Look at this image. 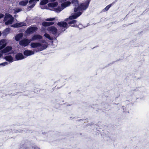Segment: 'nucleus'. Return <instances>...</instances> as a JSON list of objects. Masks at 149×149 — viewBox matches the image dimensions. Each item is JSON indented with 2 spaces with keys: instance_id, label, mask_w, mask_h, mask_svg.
Returning <instances> with one entry per match:
<instances>
[{
  "instance_id": "6ab92c4d",
  "label": "nucleus",
  "mask_w": 149,
  "mask_h": 149,
  "mask_svg": "<svg viewBox=\"0 0 149 149\" xmlns=\"http://www.w3.org/2000/svg\"><path fill=\"white\" fill-rule=\"evenodd\" d=\"M23 36V35L22 33H20L17 35L15 37V39L17 41H19L20 38Z\"/></svg>"
},
{
  "instance_id": "e433bc0d",
  "label": "nucleus",
  "mask_w": 149,
  "mask_h": 149,
  "mask_svg": "<svg viewBox=\"0 0 149 149\" xmlns=\"http://www.w3.org/2000/svg\"><path fill=\"white\" fill-rule=\"evenodd\" d=\"M42 43H45V40H43L42 41Z\"/></svg>"
},
{
  "instance_id": "7ed1b4c3",
  "label": "nucleus",
  "mask_w": 149,
  "mask_h": 149,
  "mask_svg": "<svg viewBox=\"0 0 149 149\" xmlns=\"http://www.w3.org/2000/svg\"><path fill=\"white\" fill-rule=\"evenodd\" d=\"M30 45L31 47L33 48L40 47L39 48L35 50L36 52H39L45 49L47 47V44H42L38 42H32L31 43Z\"/></svg>"
},
{
  "instance_id": "4468645a",
  "label": "nucleus",
  "mask_w": 149,
  "mask_h": 149,
  "mask_svg": "<svg viewBox=\"0 0 149 149\" xmlns=\"http://www.w3.org/2000/svg\"><path fill=\"white\" fill-rule=\"evenodd\" d=\"M34 54V51L29 50H25L24 52V55L26 57Z\"/></svg>"
},
{
  "instance_id": "9b49d317",
  "label": "nucleus",
  "mask_w": 149,
  "mask_h": 149,
  "mask_svg": "<svg viewBox=\"0 0 149 149\" xmlns=\"http://www.w3.org/2000/svg\"><path fill=\"white\" fill-rule=\"evenodd\" d=\"M42 38V36L41 35L39 34H35L32 36L30 40H31V41H33L36 40L41 39Z\"/></svg>"
},
{
  "instance_id": "dca6fc26",
  "label": "nucleus",
  "mask_w": 149,
  "mask_h": 149,
  "mask_svg": "<svg viewBox=\"0 0 149 149\" xmlns=\"http://www.w3.org/2000/svg\"><path fill=\"white\" fill-rule=\"evenodd\" d=\"M15 57L17 60H21L25 58L22 54L21 53H19L16 54Z\"/></svg>"
},
{
  "instance_id": "bb28decb",
  "label": "nucleus",
  "mask_w": 149,
  "mask_h": 149,
  "mask_svg": "<svg viewBox=\"0 0 149 149\" xmlns=\"http://www.w3.org/2000/svg\"><path fill=\"white\" fill-rule=\"evenodd\" d=\"M22 10V9H17L15 10H14V13L16 14L17 13H18Z\"/></svg>"
},
{
  "instance_id": "c85d7f7f",
  "label": "nucleus",
  "mask_w": 149,
  "mask_h": 149,
  "mask_svg": "<svg viewBox=\"0 0 149 149\" xmlns=\"http://www.w3.org/2000/svg\"><path fill=\"white\" fill-rule=\"evenodd\" d=\"M8 64V63L7 62H5L4 63H2L0 64V65H2L3 66H5L6 65H7Z\"/></svg>"
},
{
  "instance_id": "a878e982",
  "label": "nucleus",
  "mask_w": 149,
  "mask_h": 149,
  "mask_svg": "<svg viewBox=\"0 0 149 149\" xmlns=\"http://www.w3.org/2000/svg\"><path fill=\"white\" fill-rule=\"evenodd\" d=\"M44 36L49 40L51 39L49 35L47 33H45V34L44 35Z\"/></svg>"
},
{
  "instance_id": "393cba45",
  "label": "nucleus",
  "mask_w": 149,
  "mask_h": 149,
  "mask_svg": "<svg viewBox=\"0 0 149 149\" xmlns=\"http://www.w3.org/2000/svg\"><path fill=\"white\" fill-rule=\"evenodd\" d=\"M3 45H6V43L5 42V40L2 39L0 41V46Z\"/></svg>"
},
{
  "instance_id": "ddd939ff",
  "label": "nucleus",
  "mask_w": 149,
  "mask_h": 149,
  "mask_svg": "<svg viewBox=\"0 0 149 149\" xmlns=\"http://www.w3.org/2000/svg\"><path fill=\"white\" fill-rule=\"evenodd\" d=\"M26 25V23L23 22H20L19 23H17L15 24L12 25L11 26L12 27L17 28L20 27L25 26Z\"/></svg>"
},
{
  "instance_id": "412c9836",
  "label": "nucleus",
  "mask_w": 149,
  "mask_h": 149,
  "mask_svg": "<svg viewBox=\"0 0 149 149\" xmlns=\"http://www.w3.org/2000/svg\"><path fill=\"white\" fill-rule=\"evenodd\" d=\"M10 29L9 28H6L3 31L2 33L3 36H6L9 32Z\"/></svg>"
},
{
  "instance_id": "9d476101",
  "label": "nucleus",
  "mask_w": 149,
  "mask_h": 149,
  "mask_svg": "<svg viewBox=\"0 0 149 149\" xmlns=\"http://www.w3.org/2000/svg\"><path fill=\"white\" fill-rule=\"evenodd\" d=\"M12 49V47L11 46H7L4 49L0 51L1 52L2 54H5L11 51Z\"/></svg>"
},
{
  "instance_id": "2f4dec72",
  "label": "nucleus",
  "mask_w": 149,
  "mask_h": 149,
  "mask_svg": "<svg viewBox=\"0 0 149 149\" xmlns=\"http://www.w3.org/2000/svg\"><path fill=\"white\" fill-rule=\"evenodd\" d=\"M32 149H40L39 148L36 146L34 147L32 146Z\"/></svg>"
},
{
  "instance_id": "f3484780",
  "label": "nucleus",
  "mask_w": 149,
  "mask_h": 149,
  "mask_svg": "<svg viewBox=\"0 0 149 149\" xmlns=\"http://www.w3.org/2000/svg\"><path fill=\"white\" fill-rule=\"evenodd\" d=\"M91 0H87L84 3H81V6L85 7L84 9H86L88 6Z\"/></svg>"
},
{
  "instance_id": "aec40b11",
  "label": "nucleus",
  "mask_w": 149,
  "mask_h": 149,
  "mask_svg": "<svg viewBox=\"0 0 149 149\" xmlns=\"http://www.w3.org/2000/svg\"><path fill=\"white\" fill-rule=\"evenodd\" d=\"M5 58L6 61L12 62H13V58L10 56H6L5 57Z\"/></svg>"
},
{
  "instance_id": "72a5a7b5",
  "label": "nucleus",
  "mask_w": 149,
  "mask_h": 149,
  "mask_svg": "<svg viewBox=\"0 0 149 149\" xmlns=\"http://www.w3.org/2000/svg\"><path fill=\"white\" fill-rule=\"evenodd\" d=\"M66 0H61V3H64L65 2V1Z\"/></svg>"
},
{
  "instance_id": "cd10ccee",
  "label": "nucleus",
  "mask_w": 149,
  "mask_h": 149,
  "mask_svg": "<svg viewBox=\"0 0 149 149\" xmlns=\"http://www.w3.org/2000/svg\"><path fill=\"white\" fill-rule=\"evenodd\" d=\"M6 45H3L0 46V50H2V49L4 48Z\"/></svg>"
},
{
  "instance_id": "7c9ffc66",
  "label": "nucleus",
  "mask_w": 149,
  "mask_h": 149,
  "mask_svg": "<svg viewBox=\"0 0 149 149\" xmlns=\"http://www.w3.org/2000/svg\"><path fill=\"white\" fill-rule=\"evenodd\" d=\"M24 131V132H26V131H25V130H22V131H21V130H20H20H16V131L15 132H20V133H22V131ZM13 132H15V131Z\"/></svg>"
},
{
  "instance_id": "c756f323",
  "label": "nucleus",
  "mask_w": 149,
  "mask_h": 149,
  "mask_svg": "<svg viewBox=\"0 0 149 149\" xmlns=\"http://www.w3.org/2000/svg\"><path fill=\"white\" fill-rule=\"evenodd\" d=\"M55 19V18H47L46 19V21H52L54 20Z\"/></svg>"
},
{
  "instance_id": "6e6552de",
  "label": "nucleus",
  "mask_w": 149,
  "mask_h": 149,
  "mask_svg": "<svg viewBox=\"0 0 149 149\" xmlns=\"http://www.w3.org/2000/svg\"><path fill=\"white\" fill-rule=\"evenodd\" d=\"M38 1V0H30L29 1V4L30 5L28 7V10L29 11L31 9L33 8L36 3V1Z\"/></svg>"
},
{
  "instance_id": "0eeeda50",
  "label": "nucleus",
  "mask_w": 149,
  "mask_h": 149,
  "mask_svg": "<svg viewBox=\"0 0 149 149\" xmlns=\"http://www.w3.org/2000/svg\"><path fill=\"white\" fill-rule=\"evenodd\" d=\"M47 30L50 32V33L56 36L57 32V29L54 26H51L47 28Z\"/></svg>"
},
{
  "instance_id": "4be33fe9",
  "label": "nucleus",
  "mask_w": 149,
  "mask_h": 149,
  "mask_svg": "<svg viewBox=\"0 0 149 149\" xmlns=\"http://www.w3.org/2000/svg\"><path fill=\"white\" fill-rule=\"evenodd\" d=\"M28 0L22 1L19 2V4L20 5L25 6L28 3Z\"/></svg>"
},
{
  "instance_id": "20e7f679",
  "label": "nucleus",
  "mask_w": 149,
  "mask_h": 149,
  "mask_svg": "<svg viewBox=\"0 0 149 149\" xmlns=\"http://www.w3.org/2000/svg\"><path fill=\"white\" fill-rule=\"evenodd\" d=\"M14 18L10 14H7L4 18L3 21L6 25H8L12 24L14 21Z\"/></svg>"
},
{
  "instance_id": "f704fd0d",
  "label": "nucleus",
  "mask_w": 149,
  "mask_h": 149,
  "mask_svg": "<svg viewBox=\"0 0 149 149\" xmlns=\"http://www.w3.org/2000/svg\"><path fill=\"white\" fill-rule=\"evenodd\" d=\"M65 29L63 30V29H62L61 30V32H62V31H65Z\"/></svg>"
},
{
  "instance_id": "f03ea898",
  "label": "nucleus",
  "mask_w": 149,
  "mask_h": 149,
  "mask_svg": "<svg viewBox=\"0 0 149 149\" xmlns=\"http://www.w3.org/2000/svg\"><path fill=\"white\" fill-rule=\"evenodd\" d=\"M70 4L71 3L69 1L65 2L61 4V7L58 6L57 8H54L55 7L57 6L58 5V3L56 2H54V3H49L48 4V6L49 7H51L52 8V9H51V10L58 13L60 12L64 8L69 6Z\"/></svg>"
},
{
  "instance_id": "4c0bfd02",
  "label": "nucleus",
  "mask_w": 149,
  "mask_h": 149,
  "mask_svg": "<svg viewBox=\"0 0 149 149\" xmlns=\"http://www.w3.org/2000/svg\"><path fill=\"white\" fill-rule=\"evenodd\" d=\"M38 1H39V0H38Z\"/></svg>"
},
{
  "instance_id": "39448f33",
  "label": "nucleus",
  "mask_w": 149,
  "mask_h": 149,
  "mask_svg": "<svg viewBox=\"0 0 149 149\" xmlns=\"http://www.w3.org/2000/svg\"><path fill=\"white\" fill-rule=\"evenodd\" d=\"M31 143L27 140L22 141L21 143V146L19 149H31Z\"/></svg>"
},
{
  "instance_id": "2eb2a0df",
  "label": "nucleus",
  "mask_w": 149,
  "mask_h": 149,
  "mask_svg": "<svg viewBox=\"0 0 149 149\" xmlns=\"http://www.w3.org/2000/svg\"><path fill=\"white\" fill-rule=\"evenodd\" d=\"M77 22V21L76 20H73L69 21L68 22V24H70V26H71L72 27H78L79 28V27L77 25L75 24Z\"/></svg>"
},
{
  "instance_id": "f8f14e48",
  "label": "nucleus",
  "mask_w": 149,
  "mask_h": 149,
  "mask_svg": "<svg viewBox=\"0 0 149 149\" xmlns=\"http://www.w3.org/2000/svg\"><path fill=\"white\" fill-rule=\"evenodd\" d=\"M57 24L60 27L65 28L66 29H67L69 27L68 26L67 23L64 22H58V23Z\"/></svg>"
},
{
  "instance_id": "5701e85b",
  "label": "nucleus",
  "mask_w": 149,
  "mask_h": 149,
  "mask_svg": "<svg viewBox=\"0 0 149 149\" xmlns=\"http://www.w3.org/2000/svg\"><path fill=\"white\" fill-rule=\"evenodd\" d=\"M111 5L112 4H110L109 5L107 6L104 8L102 10L101 12H105L106 11H107L111 7Z\"/></svg>"
},
{
  "instance_id": "1a4fd4ad",
  "label": "nucleus",
  "mask_w": 149,
  "mask_h": 149,
  "mask_svg": "<svg viewBox=\"0 0 149 149\" xmlns=\"http://www.w3.org/2000/svg\"><path fill=\"white\" fill-rule=\"evenodd\" d=\"M38 28L36 27H30L27 29L26 32L28 34L33 33Z\"/></svg>"
},
{
  "instance_id": "473e14b6",
  "label": "nucleus",
  "mask_w": 149,
  "mask_h": 149,
  "mask_svg": "<svg viewBox=\"0 0 149 149\" xmlns=\"http://www.w3.org/2000/svg\"><path fill=\"white\" fill-rule=\"evenodd\" d=\"M4 16V15L2 13H0V19L3 18Z\"/></svg>"
},
{
  "instance_id": "c9c22d12",
  "label": "nucleus",
  "mask_w": 149,
  "mask_h": 149,
  "mask_svg": "<svg viewBox=\"0 0 149 149\" xmlns=\"http://www.w3.org/2000/svg\"><path fill=\"white\" fill-rule=\"evenodd\" d=\"M2 54L1 53V52H0V57H1L2 56L3 54Z\"/></svg>"
},
{
  "instance_id": "f257e3e1",
  "label": "nucleus",
  "mask_w": 149,
  "mask_h": 149,
  "mask_svg": "<svg viewBox=\"0 0 149 149\" xmlns=\"http://www.w3.org/2000/svg\"><path fill=\"white\" fill-rule=\"evenodd\" d=\"M72 3L74 7V11L75 13L70 16L69 18L66 19L65 20L66 21H67L68 19H74L77 18L82 14V13L80 11L81 10H85L86 9H84L85 7L84 6H81V4L79 5L77 0H72Z\"/></svg>"
},
{
  "instance_id": "b1692460",
  "label": "nucleus",
  "mask_w": 149,
  "mask_h": 149,
  "mask_svg": "<svg viewBox=\"0 0 149 149\" xmlns=\"http://www.w3.org/2000/svg\"><path fill=\"white\" fill-rule=\"evenodd\" d=\"M48 2V0H42V1H41L40 4V5H43L47 3Z\"/></svg>"
},
{
  "instance_id": "a211bd4d",
  "label": "nucleus",
  "mask_w": 149,
  "mask_h": 149,
  "mask_svg": "<svg viewBox=\"0 0 149 149\" xmlns=\"http://www.w3.org/2000/svg\"><path fill=\"white\" fill-rule=\"evenodd\" d=\"M54 24V23L53 22H42V25L43 26H47L50 25H52Z\"/></svg>"
},
{
  "instance_id": "423d86ee",
  "label": "nucleus",
  "mask_w": 149,
  "mask_h": 149,
  "mask_svg": "<svg viewBox=\"0 0 149 149\" xmlns=\"http://www.w3.org/2000/svg\"><path fill=\"white\" fill-rule=\"evenodd\" d=\"M30 39H24L19 41V44L22 46L25 47L28 46L31 42Z\"/></svg>"
}]
</instances>
